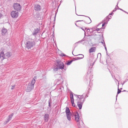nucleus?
Instances as JSON below:
<instances>
[{
  "instance_id": "473e14b6",
  "label": "nucleus",
  "mask_w": 128,
  "mask_h": 128,
  "mask_svg": "<svg viewBox=\"0 0 128 128\" xmlns=\"http://www.w3.org/2000/svg\"><path fill=\"white\" fill-rule=\"evenodd\" d=\"M101 28H97L96 30L97 31H99L100 30V29H101Z\"/></svg>"
},
{
  "instance_id": "5fc2aeb1",
  "label": "nucleus",
  "mask_w": 128,
  "mask_h": 128,
  "mask_svg": "<svg viewBox=\"0 0 128 128\" xmlns=\"http://www.w3.org/2000/svg\"><path fill=\"white\" fill-rule=\"evenodd\" d=\"M127 14H128V13H127Z\"/></svg>"
},
{
  "instance_id": "2eb2a0df",
  "label": "nucleus",
  "mask_w": 128,
  "mask_h": 128,
  "mask_svg": "<svg viewBox=\"0 0 128 128\" xmlns=\"http://www.w3.org/2000/svg\"><path fill=\"white\" fill-rule=\"evenodd\" d=\"M13 115L14 114L13 113H12L11 114L8 116L7 121H6V123L8 122L10 120H11L12 118Z\"/></svg>"
},
{
  "instance_id": "37998d69",
  "label": "nucleus",
  "mask_w": 128,
  "mask_h": 128,
  "mask_svg": "<svg viewBox=\"0 0 128 128\" xmlns=\"http://www.w3.org/2000/svg\"><path fill=\"white\" fill-rule=\"evenodd\" d=\"M124 12L126 13L127 14V13H128L127 12H126V11H124Z\"/></svg>"
},
{
  "instance_id": "393cba45",
  "label": "nucleus",
  "mask_w": 128,
  "mask_h": 128,
  "mask_svg": "<svg viewBox=\"0 0 128 128\" xmlns=\"http://www.w3.org/2000/svg\"><path fill=\"white\" fill-rule=\"evenodd\" d=\"M101 43L104 46H105L106 45L105 44L104 42V40H103V41L101 42Z\"/></svg>"
},
{
  "instance_id": "f8f14e48",
  "label": "nucleus",
  "mask_w": 128,
  "mask_h": 128,
  "mask_svg": "<svg viewBox=\"0 0 128 128\" xmlns=\"http://www.w3.org/2000/svg\"><path fill=\"white\" fill-rule=\"evenodd\" d=\"M107 18H105L104 20L103 21V23L102 24V27L104 26L105 24H107L108 22L109 21V19L107 20Z\"/></svg>"
},
{
  "instance_id": "4468645a",
  "label": "nucleus",
  "mask_w": 128,
  "mask_h": 128,
  "mask_svg": "<svg viewBox=\"0 0 128 128\" xmlns=\"http://www.w3.org/2000/svg\"><path fill=\"white\" fill-rule=\"evenodd\" d=\"M76 56V55H75ZM77 56H79V57H77L76 58H75V60H80L82 58L84 57V56L82 54H79Z\"/></svg>"
},
{
  "instance_id": "4c0bfd02",
  "label": "nucleus",
  "mask_w": 128,
  "mask_h": 128,
  "mask_svg": "<svg viewBox=\"0 0 128 128\" xmlns=\"http://www.w3.org/2000/svg\"><path fill=\"white\" fill-rule=\"evenodd\" d=\"M117 9H116V8H115L114 10L113 11V12H115V11H116V10H117Z\"/></svg>"
},
{
  "instance_id": "4be33fe9",
  "label": "nucleus",
  "mask_w": 128,
  "mask_h": 128,
  "mask_svg": "<svg viewBox=\"0 0 128 128\" xmlns=\"http://www.w3.org/2000/svg\"><path fill=\"white\" fill-rule=\"evenodd\" d=\"M59 68H58V67H55L54 68L53 70L54 71H57L58 70L60 69Z\"/></svg>"
},
{
  "instance_id": "49530a36",
  "label": "nucleus",
  "mask_w": 128,
  "mask_h": 128,
  "mask_svg": "<svg viewBox=\"0 0 128 128\" xmlns=\"http://www.w3.org/2000/svg\"><path fill=\"white\" fill-rule=\"evenodd\" d=\"M116 80L118 82V81L117 80H116Z\"/></svg>"
},
{
  "instance_id": "412c9836",
  "label": "nucleus",
  "mask_w": 128,
  "mask_h": 128,
  "mask_svg": "<svg viewBox=\"0 0 128 128\" xmlns=\"http://www.w3.org/2000/svg\"><path fill=\"white\" fill-rule=\"evenodd\" d=\"M3 55V54L2 53V52L0 53V59L2 60H4V58L2 55Z\"/></svg>"
},
{
  "instance_id": "a18cd8bd",
  "label": "nucleus",
  "mask_w": 128,
  "mask_h": 128,
  "mask_svg": "<svg viewBox=\"0 0 128 128\" xmlns=\"http://www.w3.org/2000/svg\"><path fill=\"white\" fill-rule=\"evenodd\" d=\"M93 32V31L92 30V31H91L90 32Z\"/></svg>"
},
{
  "instance_id": "39448f33",
  "label": "nucleus",
  "mask_w": 128,
  "mask_h": 128,
  "mask_svg": "<svg viewBox=\"0 0 128 128\" xmlns=\"http://www.w3.org/2000/svg\"><path fill=\"white\" fill-rule=\"evenodd\" d=\"M13 6L14 10L17 11L20 10L21 8V6L20 4L18 3H14Z\"/></svg>"
},
{
  "instance_id": "c756f323",
  "label": "nucleus",
  "mask_w": 128,
  "mask_h": 128,
  "mask_svg": "<svg viewBox=\"0 0 128 128\" xmlns=\"http://www.w3.org/2000/svg\"><path fill=\"white\" fill-rule=\"evenodd\" d=\"M104 46V47L105 49V50H106V52L107 53V54H107V48H106V45H105V46Z\"/></svg>"
},
{
  "instance_id": "423d86ee",
  "label": "nucleus",
  "mask_w": 128,
  "mask_h": 128,
  "mask_svg": "<svg viewBox=\"0 0 128 128\" xmlns=\"http://www.w3.org/2000/svg\"><path fill=\"white\" fill-rule=\"evenodd\" d=\"M57 66L59 69H64V64L62 62L58 60L57 61Z\"/></svg>"
},
{
  "instance_id": "de8ad7c7",
  "label": "nucleus",
  "mask_w": 128,
  "mask_h": 128,
  "mask_svg": "<svg viewBox=\"0 0 128 128\" xmlns=\"http://www.w3.org/2000/svg\"><path fill=\"white\" fill-rule=\"evenodd\" d=\"M76 24V26H77V25H76V24Z\"/></svg>"
},
{
  "instance_id": "9d476101",
  "label": "nucleus",
  "mask_w": 128,
  "mask_h": 128,
  "mask_svg": "<svg viewBox=\"0 0 128 128\" xmlns=\"http://www.w3.org/2000/svg\"><path fill=\"white\" fill-rule=\"evenodd\" d=\"M41 9V7L39 5L36 4L34 6V9L35 10L39 12Z\"/></svg>"
},
{
  "instance_id": "ddd939ff",
  "label": "nucleus",
  "mask_w": 128,
  "mask_h": 128,
  "mask_svg": "<svg viewBox=\"0 0 128 128\" xmlns=\"http://www.w3.org/2000/svg\"><path fill=\"white\" fill-rule=\"evenodd\" d=\"M49 115L48 114H45L44 116V120L45 122H47L49 119Z\"/></svg>"
},
{
  "instance_id": "e433bc0d",
  "label": "nucleus",
  "mask_w": 128,
  "mask_h": 128,
  "mask_svg": "<svg viewBox=\"0 0 128 128\" xmlns=\"http://www.w3.org/2000/svg\"><path fill=\"white\" fill-rule=\"evenodd\" d=\"M118 9L120 10H121L123 12L124 11V10H122V9L120 8H118Z\"/></svg>"
},
{
  "instance_id": "6e6552de",
  "label": "nucleus",
  "mask_w": 128,
  "mask_h": 128,
  "mask_svg": "<svg viewBox=\"0 0 128 128\" xmlns=\"http://www.w3.org/2000/svg\"><path fill=\"white\" fill-rule=\"evenodd\" d=\"M18 12L15 11H13L11 12V15L13 18H16L18 17Z\"/></svg>"
},
{
  "instance_id": "2f4dec72",
  "label": "nucleus",
  "mask_w": 128,
  "mask_h": 128,
  "mask_svg": "<svg viewBox=\"0 0 128 128\" xmlns=\"http://www.w3.org/2000/svg\"><path fill=\"white\" fill-rule=\"evenodd\" d=\"M84 41V40H82L80 41H78V42H77L76 43H79V42H82V41Z\"/></svg>"
},
{
  "instance_id": "9b49d317",
  "label": "nucleus",
  "mask_w": 128,
  "mask_h": 128,
  "mask_svg": "<svg viewBox=\"0 0 128 128\" xmlns=\"http://www.w3.org/2000/svg\"><path fill=\"white\" fill-rule=\"evenodd\" d=\"M84 95V94H83L81 96H78L77 95L74 94V96L78 98V101L81 100L82 101L83 99V96Z\"/></svg>"
},
{
  "instance_id": "f03ea898",
  "label": "nucleus",
  "mask_w": 128,
  "mask_h": 128,
  "mask_svg": "<svg viewBox=\"0 0 128 128\" xmlns=\"http://www.w3.org/2000/svg\"><path fill=\"white\" fill-rule=\"evenodd\" d=\"M34 42L33 40H31L28 41L26 44V48L28 49H30L34 45Z\"/></svg>"
},
{
  "instance_id": "c9c22d12",
  "label": "nucleus",
  "mask_w": 128,
  "mask_h": 128,
  "mask_svg": "<svg viewBox=\"0 0 128 128\" xmlns=\"http://www.w3.org/2000/svg\"><path fill=\"white\" fill-rule=\"evenodd\" d=\"M113 13H112V12L110 13L109 14V15H113Z\"/></svg>"
},
{
  "instance_id": "3c124183",
  "label": "nucleus",
  "mask_w": 128,
  "mask_h": 128,
  "mask_svg": "<svg viewBox=\"0 0 128 128\" xmlns=\"http://www.w3.org/2000/svg\"><path fill=\"white\" fill-rule=\"evenodd\" d=\"M72 54L73 55H74V54Z\"/></svg>"
},
{
  "instance_id": "cd10ccee",
  "label": "nucleus",
  "mask_w": 128,
  "mask_h": 128,
  "mask_svg": "<svg viewBox=\"0 0 128 128\" xmlns=\"http://www.w3.org/2000/svg\"><path fill=\"white\" fill-rule=\"evenodd\" d=\"M71 102L72 104V106H75V104L74 103V101H73V102Z\"/></svg>"
},
{
  "instance_id": "20e7f679",
  "label": "nucleus",
  "mask_w": 128,
  "mask_h": 128,
  "mask_svg": "<svg viewBox=\"0 0 128 128\" xmlns=\"http://www.w3.org/2000/svg\"><path fill=\"white\" fill-rule=\"evenodd\" d=\"M74 115L75 117V120L78 122V126L79 128L80 127V125L79 124L80 123V116L79 114L77 112L74 113Z\"/></svg>"
},
{
  "instance_id": "7c9ffc66",
  "label": "nucleus",
  "mask_w": 128,
  "mask_h": 128,
  "mask_svg": "<svg viewBox=\"0 0 128 128\" xmlns=\"http://www.w3.org/2000/svg\"><path fill=\"white\" fill-rule=\"evenodd\" d=\"M2 14L0 12V19L2 18Z\"/></svg>"
},
{
  "instance_id": "f704fd0d",
  "label": "nucleus",
  "mask_w": 128,
  "mask_h": 128,
  "mask_svg": "<svg viewBox=\"0 0 128 128\" xmlns=\"http://www.w3.org/2000/svg\"><path fill=\"white\" fill-rule=\"evenodd\" d=\"M57 76H59L60 77L61 76V75L60 74H58L57 75Z\"/></svg>"
},
{
  "instance_id": "09e8293b",
  "label": "nucleus",
  "mask_w": 128,
  "mask_h": 128,
  "mask_svg": "<svg viewBox=\"0 0 128 128\" xmlns=\"http://www.w3.org/2000/svg\"><path fill=\"white\" fill-rule=\"evenodd\" d=\"M72 54L73 55H74V54Z\"/></svg>"
},
{
  "instance_id": "ea45409f",
  "label": "nucleus",
  "mask_w": 128,
  "mask_h": 128,
  "mask_svg": "<svg viewBox=\"0 0 128 128\" xmlns=\"http://www.w3.org/2000/svg\"><path fill=\"white\" fill-rule=\"evenodd\" d=\"M48 104H49V107H50V102L49 101V102H48Z\"/></svg>"
},
{
  "instance_id": "603ef678",
  "label": "nucleus",
  "mask_w": 128,
  "mask_h": 128,
  "mask_svg": "<svg viewBox=\"0 0 128 128\" xmlns=\"http://www.w3.org/2000/svg\"><path fill=\"white\" fill-rule=\"evenodd\" d=\"M72 54L73 55H74V54Z\"/></svg>"
},
{
  "instance_id": "a211bd4d",
  "label": "nucleus",
  "mask_w": 128,
  "mask_h": 128,
  "mask_svg": "<svg viewBox=\"0 0 128 128\" xmlns=\"http://www.w3.org/2000/svg\"><path fill=\"white\" fill-rule=\"evenodd\" d=\"M7 30L6 29L3 28L2 31V35H4L7 32Z\"/></svg>"
},
{
  "instance_id": "864d4df0",
  "label": "nucleus",
  "mask_w": 128,
  "mask_h": 128,
  "mask_svg": "<svg viewBox=\"0 0 128 128\" xmlns=\"http://www.w3.org/2000/svg\"><path fill=\"white\" fill-rule=\"evenodd\" d=\"M118 95H116V97Z\"/></svg>"
},
{
  "instance_id": "f257e3e1",
  "label": "nucleus",
  "mask_w": 128,
  "mask_h": 128,
  "mask_svg": "<svg viewBox=\"0 0 128 128\" xmlns=\"http://www.w3.org/2000/svg\"><path fill=\"white\" fill-rule=\"evenodd\" d=\"M36 79V77H34L31 81V82L29 83L28 86L26 90L27 92H30L33 88L34 85L36 82L35 80Z\"/></svg>"
},
{
  "instance_id": "a878e982",
  "label": "nucleus",
  "mask_w": 128,
  "mask_h": 128,
  "mask_svg": "<svg viewBox=\"0 0 128 128\" xmlns=\"http://www.w3.org/2000/svg\"><path fill=\"white\" fill-rule=\"evenodd\" d=\"M85 29L88 32H89L90 31V30L89 29H87L86 28H85Z\"/></svg>"
},
{
  "instance_id": "8fccbe9b",
  "label": "nucleus",
  "mask_w": 128,
  "mask_h": 128,
  "mask_svg": "<svg viewBox=\"0 0 128 128\" xmlns=\"http://www.w3.org/2000/svg\"><path fill=\"white\" fill-rule=\"evenodd\" d=\"M72 54L73 55H74V54Z\"/></svg>"
},
{
  "instance_id": "f3484780",
  "label": "nucleus",
  "mask_w": 128,
  "mask_h": 128,
  "mask_svg": "<svg viewBox=\"0 0 128 128\" xmlns=\"http://www.w3.org/2000/svg\"><path fill=\"white\" fill-rule=\"evenodd\" d=\"M38 31L39 29L38 28H37L36 29H35L34 30L32 33L33 35L34 36H36L37 34L38 33Z\"/></svg>"
},
{
  "instance_id": "72a5a7b5",
  "label": "nucleus",
  "mask_w": 128,
  "mask_h": 128,
  "mask_svg": "<svg viewBox=\"0 0 128 128\" xmlns=\"http://www.w3.org/2000/svg\"><path fill=\"white\" fill-rule=\"evenodd\" d=\"M82 28V29L83 30H84V32H85V33H84V35H85V32H85V30H84V28Z\"/></svg>"
},
{
  "instance_id": "dca6fc26",
  "label": "nucleus",
  "mask_w": 128,
  "mask_h": 128,
  "mask_svg": "<svg viewBox=\"0 0 128 128\" xmlns=\"http://www.w3.org/2000/svg\"><path fill=\"white\" fill-rule=\"evenodd\" d=\"M96 50V47L91 48L89 50V52L90 53H91L93 52H95Z\"/></svg>"
},
{
  "instance_id": "0eeeda50",
  "label": "nucleus",
  "mask_w": 128,
  "mask_h": 128,
  "mask_svg": "<svg viewBox=\"0 0 128 128\" xmlns=\"http://www.w3.org/2000/svg\"><path fill=\"white\" fill-rule=\"evenodd\" d=\"M85 100V98H83V99L81 101V100L78 101L77 102V105L80 109H82L83 103Z\"/></svg>"
},
{
  "instance_id": "bb28decb",
  "label": "nucleus",
  "mask_w": 128,
  "mask_h": 128,
  "mask_svg": "<svg viewBox=\"0 0 128 128\" xmlns=\"http://www.w3.org/2000/svg\"><path fill=\"white\" fill-rule=\"evenodd\" d=\"M60 55L62 56H66V55L65 54H64V53H62Z\"/></svg>"
},
{
  "instance_id": "b1692460",
  "label": "nucleus",
  "mask_w": 128,
  "mask_h": 128,
  "mask_svg": "<svg viewBox=\"0 0 128 128\" xmlns=\"http://www.w3.org/2000/svg\"><path fill=\"white\" fill-rule=\"evenodd\" d=\"M121 92V91L120 90H119V89L118 88V91L117 94H119V93H120V92Z\"/></svg>"
},
{
  "instance_id": "7ed1b4c3",
  "label": "nucleus",
  "mask_w": 128,
  "mask_h": 128,
  "mask_svg": "<svg viewBox=\"0 0 128 128\" xmlns=\"http://www.w3.org/2000/svg\"><path fill=\"white\" fill-rule=\"evenodd\" d=\"M65 112L67 119L69 121H70L71 120V113L69 108L68 107L66 108Z\"/></svg>"
},
{
  "instance_id": "a19ab883",
  "label": "nucleus",
  "mask_w": 128,
  "mask_h": 128,
  "mask_svg": "<svg viewBox=\"0 0 128 128\" xmlns=\"http://www.w3.org/2000/svg\"><path fill=\"white\" fill-rule=\"evenodd\" d=\"M83 20H78L76 21V22H80V21H83Z\"/></svg>"
},
{
  "instance_id": "aec40b11",
  "label": "nucleus",
  "mask_w": 128,
  "mask_h": 128,
  "mask_svg": "<svg viewBox=\"0 0 128 128\" xmlns=\"http://www.w3.org/2000/svg\"><path fill=\"white\" fill-rule=\"evenodd\" d=\"M70 98L71 101V102H73V101H74V99L73 98V95L72 94V92L70 93Z\"/></svg>"
},
{
  "instance_id": "5701e85b",
  "label": "nucleus",
  "mask_w": 128,
  "mask_h": 128,
  "mask_svg": "<svg viewBox=\"0 0 128 128\" xmlns=\"http://www.w3.org/2000/svg\"><path fill=\"white\" fill-rule=\"evenodd\" d=\"M73 60H72L70 61H68V62L66 63V64L67 65H70L72 62Z\"/></svg>"
},
{
  "instance_id": "58836bf2",
  "label": "nucleus",
  "mask_w": 128,
  "mask_h": 128,
  "mask_svg": "<svg viewBox=\"0 0 128 128\" xmlns=\"http://www.w3.org/2000/svg\"><path fill=\"white\" fill-rule=\"evenodd\" d=\"M106 18H108L107 20H108V19H109V20L110 19V18H108V16H107Z\"/></svg>"
},
{
  "instance_id": "c85d7f7f",
  "label": "nucleus",
  "mask_w": 128,
  "mask_h": 128,
  "mask_svg": "<svg viewBox=\"0 0 128 128\" xmlns=\"http://www.w3.org/2000/svg\"><path fill=\"white\" fill-rule=\"evenodd\" d=\"M15 85L12 86V87L11 88V89L12 90V89H14V88L15 87Z\"/></svg>"
},
{
  "instance_id": "1a4fd4ad",
  "label": "nucleus",
  "mask_w": 128,
  "mask_h": 128,
  "mask_svg": "<svg viewBox=\"0 0 128 128\" xmlns=\"http://www.w3.org/2000/svg\"><path fill=\"white\" fill-rule=\"evenodd\" d=\"M2 53L3 54L2 56L4 58V59H6L10 56V53L8 52H6V53H4V52L2 51Z\"/></svg>"
},
{
  "instance_id": "c03bdc74",
  "label": "nucleus",
  "mask_w": 128,
  "mask_h": 128,
  "mask_svg": "<svg viewBox=\"0 0 128 128\" xmlns=\"http://www.w3.org/2000/svg\"><path fill=\"white\" fill-rule=\"evenodd\" d=\"M88 96H87V95H86V97H87Z\"/></svg>"
},
{
  "instance_id": "79ce46f5",
  "label": "nucleus",
  "mask_w": 128,
  "mask_h": 128,
  "mask_svg": "<svg viewBox=\"0 0 128 128\" xmlns=\"http://www.w3.org/2000/svg\"><path fill=\"white\" fill-rule=\"evenodd\" d=\"M118 2L117 4V5L116 6V7H117V8H118Z\"/></svg>"
},
{
  "instance_id": "6ab92c4d",
  "label": "nucleus",
  "mask_w": 128,
  "mask_h": 128,
  "mask_svg": "<svg viewBox=\"0 0 128 128\" xmlns=\"http://www.w3.org/2000/svg\"><path fill=\"white\" fill-rule=\"evenodd\" d=\"M80 16H86V17H88V18L87 20V21H88V22H87L86 21V23L87 24H89L91 22V20L89 17H88L87 16H83V15H80Z\"/></svg>"
}]
</instances>
